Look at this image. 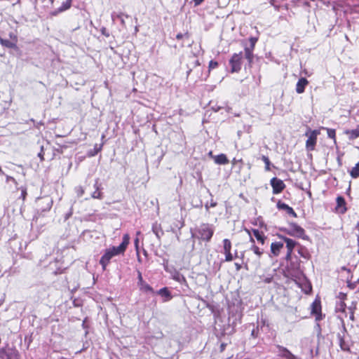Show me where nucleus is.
Returning a JSON list of instances; mask_svg holds the SVG:
<instances>
[{"instance_id": "obj_1", "label": "nucleus", "mask_w": 359, "mask_h": 359, "mask_svg": "<svg viewBox=\"0 0 359 359\" xmlns=\"http://www.w3.org/2000/svg\"><path fill=\"white\" fill-rule=\"evenodd\" d=\"M129 243V234L126 233L123 236L122 243L118 246H112L111 248L105 250L104 253L100 259V264L102 266L104 271L106 270L107 265L110 263L111 259L114 257L124 255Z\"/></svg>"}, {"instance_id": "obj_2", "label": "nucleus", "mask_w": 359, "mask_h": 359, "mask_svg": "<svg viewBox=\"0 0 359 359\" xmlns=\"http://www.w3.org/2000/svg\"><path fill=\"white\" fill-rule=\"evenodd\" d=\"M215 229L212 224L208 223L201 224L196 230L198 239L208 243L214 235Z\"/></svg>"}, {"instance_id": "obj_3", "label": "nucleus", "mask_w": 359, "mask_h": 359, "mask_svg": "<svg viewBox=\"0 0 359 359\" xmlns=\"http://www.w3.org/2000/svg\"><path fill=\"white\" fill-rule=\"evenodd\" d=\"M280 230L290 236L302 238L303 240L309 239V236L306 234L305 230L294 222L290 223L287 228H281Z\"/></svg>"}, {"instance_id": "obj_4", "label": "nucleus", "mask_w": 359, "mask_h": 359, "mask_svg": "<svg viewBox=\"0 0 359 359\" xmlns=\"http://www.w3.org/2000/svg\"><path fill=\"white\" fill-rule=\"evenodd\" d=\"M243 62V52L233 53L229 61L231 73H238L241 70Z\"/></svg>"}, {"instance_id": "obj_5", "label": "nucleus", "mask_w": 359, "mask_h": 359, "mask_svg": "<svg viewBox=\"0 0 359 359\" xmlns=\"http://www.w3.org/2000/svg\"><path fill=\"white\" fill-rule=\"evenodd\" d=\"M320 134V130H309L305 135L308 137L306 141V149L307 151H313L317 144L318 136Z\"/></svg>"}, {"instance_id": "obj_6", "label": "nucleus", "mask_w": 359, "mask_h": 359, "mask_svg": "<svg viewBox=\"0 0 359 359\" xmlns=\"http://www.w3.org/2000/svg\"><path fill=\"white\" fill-rule=\"evenodd\" d=\"M258 39L256 37H250V46H244V54L245 58L247 60L248 62V65L250 67H252L253 60H254V50L255 48L256 43L257 42Z\"/></svg>"}, {"instance_id": "obj_7", "label": "nucleus", "mask_w": 359, "mask_h": 359, "mask_svg": "<svg viewBox=\"0 0 359 359\" xmlns=\"http://www.w3.org/2000/svg\"><path fill=\"white\" fill-rule=\"evenodd\" d=\"M294 280L305 294H309L311 292V284L302 273L296 276V278Z\"/></svg>"}, {"instance_id": "obj_8", "label": "nucleus", "mask_w": 359, "mask_h": 359, "mask_svg": "<svg viewBox=\"0 0 359 359\" xmlns=\"http://www.w3.org/2000/svg\"><path fill=\"white\" fill-rule=\"evenodd\" d=\"M278 237L279 238H280L281 240H283L286 244L287 254L285 256V259L287 260L291 259L293 250H294V248L297 245H299V243L297 242H296L295 241L292 240V238H287L283 235L278 234Z\"/></svg>"}, {"instance_id": "obj_9", "label": "nucleus", "mask_w": 359, "mask_h": 359, "mask_svg": "<svg viewBox=\"0 0 359 359\" xmlns=\"http://www.w3.org/2000/svg\"><path fill=\"white\" fill-rule=\"evenodd\" d=\"M223 243V253L225 255L224 261L226 262H231L234 257H236L237 252H235V255L233 256L231 253L232 244L229 239L225 238L222 241Z\"/></svg>"}, {"instance_id": "obj_10", "label": "nucleus", "mask_w": 359, "mask_h": 359, "mask_svg": "<svg viewBox=\"0 0 359 359\" xmlns=\"http://www.w3.org/2000/svg\"><path fill=\"white\" fill-rule=\"evenodd\" d=\"M19 351L15 348H0L1 359H20Z\"/></svg>"}, {"instance_id": "obj_11", "label": "nucleus", "mask_w": 359, "mask_h": 359, "mask_svg": "<svg viewBox=\"0 0 359 359\" xmlns=\"http://www.w3.org/2000/svg\"><path fill=\"white\" fill-rule=\"evenodd\" d=\"M245 231L249 234L250 241L252 243H255V240L251 236V233H252L257 241L262 245H264L266 242V240L267 239V237L265 236L264 233L257 229H252L251 230L245 229Z\"/></svg>"}, {"instance_id": "obj_12", "label": "nucleus", "mask_w": 359, "mask_h": 359, "mask_svg": "<svg viewBox=\"0 0 359 359\" xmlns=\"http://www.w3.org/2000/svg\"><path fill=\"white\" fill-rule=\"evenodd\" d=\"M270 184L273 189V194H278L281 193L285 188V184L283 181L277 177H273L270 180Z\"/></svg>"}, {"instance_id": "obj_13", "label": "nucleus", "mask_w": 359, "mask_h": 359, "mask_svg": "<svg viewBox=\"0 0 359 359\" xmlns=\"http://www.w3.org/2000/svg\"><path fill=\"white\" fill-rule=\"evenodd\" d=\"M311 313L315 316L316 320L319 321L322 320V307L320 301L319 299H316L311 304Z\"/></svg>"}, {"instance_id": "obj_14", "label": "nucleus", "mask_w": 359, "mask_h": 359, "mask_svg": "<svg viewBox=\"0 0 359 359\" xmlns=\"http://www.w3.org/2000/svg\"><path fill=\"white\" fill-rule=\"evenodd\" d=\"M336 202V211L340 214L346 213V212L347 211V208L344 198L341 196H339L337 197Z\"/></svg>"}, {"instance_id": "obj_15", "label": "nucleus", "mask_w": 359, "mask_h": 359, "mask_svg": "<svg viewBox=\"0 0 359 359\" xmlns=\"http://www.w3.org/2000/svg\"><path fill=\"white\" fill-rule=\"evenodd\" d=\"M279 355L285 359H299L296 355L292 354L287 348L278 345Z\"/></svg>"}, {"instance_id": "obj_16", "label": "nucleus", "mask_w": 359, "mask_h": 359, "mask_svg": "<svg viewBox=\"0 0 359 359\" xmlns=\"http://www.w3.org/2000/svg\"><path fill=\"white\" fill-rule=\"evenodd\" d=\"M276 206L279 210H285L289 215H291L293 217H297V213L293 210V208L289 206L287 204L282 202L281 201H278Z\"/></svg>"}, {"instance_id": "obj_17", "label": "nucleus", "mask_w": 359, "mask_h": 359, "mask_svg": "<svg viewBox=\"0 0 359 359\" xmlns=\"http://www.w3.org/2000/svg\"><path fill=\"white\" fill-rule=\"evenodd\" d=\"M309 84V81L304 78H300L296 84V92L302 94L304 92L306 86Z\"/></svg>"}, {"instance_id": "obj_18", "label": "nucleus", "mask_w": 359, "mask_h": 359, "mask_svg": "<svg viewBox=\"0 0 359 359\" xmlns=\"http://www.w3.org/2000/svg\"><path fill=\"white\" fill-rule=\"evenodd\" d=\"M344 134L349 140H353L359 137V125L355 129H348L344 131Z\"/></svg>"}, {"instance_id": "obj_19", "label": "nucleus", "mask_w": 359, "mask_h": 359, "mask_svg": "<svg viewBox=\"0 0 359 359\" xmlns=\"http://www.w3.org/2000/svg\"><path fill=\"white\" fill-rule=\"evenodd\" d=\"M283 248V243L273 242L271 244V252L273 254V256H278Z\"/></svg>"}, {"instance_id": "obj_20", "label": "nucleus", "mask_w": 359, "mask_h": 359, "mask_svg": "<svg viewBox=\"0 0 359 359\" xmlns=\"http://www.w3.org/2000/svg\"><path fill=\"white\" fill-rule=\"evenodd\" d=\"M156 293L161 297H165V301L170 300L172 297L170 292L166 287L160 289Z\"/></svg>"}, {"instance_id": "obj_21", "label": "nucleus", "mask_w": 359, "mask_h": 359, "mask_svg": "<svg viewBox=\"0 0 359 359\" xmlns=\"http://www.w3.org/2000/svg\"><path fill=\"white\" fill-rule=\"evenodd\" d=\"M95 188V191L91 194V197L93 198L102 199V192L100 191V185L98 184V180L95 181L94 184Z\"/></svg>"}, {"instance_id": "obj_22", "label": "nucleus", "mask_w": 359, "mask_h": 359, "mask_svg": "<svg viewBox=\"0 0 359 359\" xmlns=\"http://www.w3.org/2000/svg\"><path fill=\"white\" fill-rule=\"evenodd\" d=\"M137 285L140 290L144 292H154L153 288L145 281L142 283H137Z\"/></svg>"}, {"instance_id": "obj_23", "label": "nucleus", "mask_w": 359, "mask_h": 359, "mask_svg": "<svg viewBox=\"0 0 359 359\" xmlns=\"http://www.w3.org/2000/svg\"><path fill=\"white\" fill-rule=\"evenodd\" d=\"M0 43L1 46H5L6 48H15L16 46V41H12L8 39H4L2 38H0Z\"/></svg>"}, {"instance_id": "obj_24", "label": "nucleus", "mask_w": 359, "mask_h": 359, "mask_svg": "<svg viewBox=\"0 0 359 359\" xmlns=\"http://www.w3.org/2000/svg\"><path fill=\"white\" fill-rule=\"evenodd\" d=\"M339 344L341 349L344 351H350V347L347 342L345 341L343 337L339 335Z\"/></svg>"}, {"instance_id": "obj_25", "label": "nucleus", "mask_w": 359, "mask_h": 359, "mask_svg": "<svg viewBox=\"0 0 359 359\" xmlns=\"http://www.w3.org/2000/svg\"><path fill=\"white\" fill-rule=\"evenodd\" d=\"M349 174L354 179L359 177V161L351 169Z\"/></svg>"}, {"instance_id": "obj_26", "label": "nucleus", "mask_w": 359, "mask_h": 359, "mask_svg": "<svg viewBox=\"0 0 359 359\" xmlns=\"http://www.w3.org/2000/svg\"><path fill=\"white\" fill-rule=\"evenodd\" d=\"M320 129L325 130L328 137L332 139L334 142L336 141V130L333 128H328L325 127H321Z\"/></svg>"}, {"instance_id": "obj_27", "label": "nucleus", "mask_w": 359, "mask_h": 359, "mask_svg": "<svg viewBox=\"0 0 359 359\" xmlns=\"http://www.w3.org/2000/svg\"><path fill=\"white\" fill-rule=\"evenodd\" d=\"M191 37V34L188 31H186L184 33H178L176 35V39L177 40H184V41H189Z\"/></svg>"}, {"instance_id": "obj_28", "label": "nucleus", "mask_w": 359, "mask_h": 359, "mask_svg": "<svg viewBox=\"0 0 359 359\" xmlns=\"http://www.w3.org/2000/svg\"><path fill=\"white\" fill-rule=\"evenodd\" d=\"M102 144H95L93 150L89 151V155L91 156H96L102 150Z\"/></svg>"}, {"instance_id": "obj_29", "label": "nucleus", "mask_w": 359, "mask_h": 359, "mask_svg": "<svg viewBox=\"0 0 359 359\" xmlns=\"http://www.w3.org/2000/svg\"><path fill=\"white\" fill-rule=\"evenodd\" d=\"M72 0H66L63 2L62 6L58 8L59 12H63L68 10L72 6Z\"/></svg>"}, {"instance_id": "obj_30", "label": "nucleus", "mask_w": 359, "mask_h": 359, "mask_svg": "<svg viewBox=\"0 0 359 359\" xmlns=\"http://www.w3.org/2000/svg\"><path fill=\"white\" fill-rule=\"evenodd\" d=\"M217 203L215 201H214L213 199H211L210 202H207L205 204V208L206 212L208 214H210V208L215 207V206H217Z\"/></svg>"}, {"instance_id": "obj_31", "label": "nucleus", "mask_w": 359, "mask_h": 359, "mask_svg": "<svg viewBox=\"0 0 359 359\" xmlns=\"http://www.w3.org/2000/svg\"><path fill=\"white\" fill-rule=\"evenodd\" d=\"M250 250L256 255H257L259 257H260L262 256V255L263 254V252L259 249V248L258 246H257L256 245H255V243H253V245H252V246L250 247Z\"/></svg>"}, {"instance_id": "obj_32", "label": "nucleus", "mask_w": 359, "mask_h": 359, "mask_svg": "<svg viewBox=\"0 0 359 359\" xmlns=\"http://www.w3.org/2000/svg\"><path fill=\"white\" fill-rule=\"evenodd\" d=\"M215 163L218 165H225L229 163V158H215Z\"/></svg>"}, {"instance_id": "obj_33", "label": "nucleus", "mask_w": 359, "mask_h": 359, "mask_svg": "<svg viewBox=\"0 0 359 359\" xmlns=\"http://www.w3.org/2000/svg\"><path fill=\"white\" fill-rule=\"evenodd\" d=\"M219 64L217 61L210 60L208 65L209 71L211 69H215L218 67Z\"/></svg>"}, {"instance_id": "obj_34", "label": "nucleus", "mask_w": 359, "mask_h": 359, "mask_svg": "<svg viewBox=\"0 0 359 359\" xmlns=\"http://www.w3.org/2000/svg\"><path fill=\"white\" fill-rule=\"evenodd\" d=\"M27 195V193L26 188H22L21 189V196H20V198H22V200L23 201H25Z\"/></svg>"}, {"instance_id": "obj_35", "label": "nucleus", "mask_w": 359, "mask_h": 359, "mask_svg": "<svg viewBox=\"0 0 359 359\" xmlns=\"http://www.w3.org/2000/svg\"><path fill=\"white\" fill-rule=\"evenodd\" d=\"M84 189L82 187H79L76 188V193L78 196H82L84 194Z\"/></svg>"}, {"instance_id": "obj_36", "label": "nucleus", "mask_w": 359, "mask_h": 359, "mask_svg": "<svg viewBox=\"0 0 359 359\" xmlns=\"http://www.w3.org/2000/svg\"><path fill=\"white\" fill-rule=\"evenodd\" d=\"M337 297L341 300V301H345L347 298V294L346 293H344V292H339Z\"/></svg>"}, {"instance_id": "obj_37", "label": "nucleus", "mask_w": 359, "mask_h": 359, "mask_svg": "<svg viewBox=\"0 0 359 359\" xmlns=\"http://www.w3.org/2000/svg\"><path fill=\"white\" fill-rule=\"evenodd\" d=\"M53 205V201L51 199L48 200L46 203V208L43 210H50Z\"/></svg>"}, {"instance_id": "obj_38", "label": "nucleus", "mask_w": 359, "mask_h": 359, "mask_svg": "<svg viewBox=\"0 0 359 359\" xmlns=\"http://www.w3.org/2000/svg\"><path fill=\"white\" fill-rule=\"evenodd\" d=\"M339 306H340V310H341L343 312L345 311L346 305L344 301L340 302Z\"/></svg>"}, {"instance_id": "obj_39", "label": "nucleus", "mask_w": 359, "mask_h": 359, "mask_svg": "<svg viewBox=\"0 0 359 359\" xmlns=\"http://www.w3.org/2000/svg\"><path fill=\"white\" fill-rule=\"evenodd\" d=\"M137 275H138L137 276V278H138V282L137 283L144 282V280H143L142 273L140 271H138Z\"/></svg>"}, {"instance_id": "obj_40", "label": "nucleus", "mask_w": 359, "mask_h": 359, "mask_svg": "<svg viewBox=\"0 0 359 359\" xmlns=\"http://www.w3.org/2000/svg\"><path fill=\"white\" fill-rule=\"evenodd\" d=\"M135 249L137 250V252H138L139 251V238H137L135 240Z\"/></svg>"}, {"instance_id": "obj_41", "label": "nucleus", "mask_w": 359, "mask_h": 359, "mask_svg": "<svg viewBox=\"0 0 359 359\" xmlns=\"http://www.w3.org/2000/svg\"><path fill=\"white\" fill-rule=\"evenodd\" d=\"M234 265H235L236 270L238 271L242 269L241 264H240L238 263H235Z\"/></svg>"}, {"instance_id": "obj_42", "label": "nucleus", "mask_w": 359, "mask_h": 359, "mask_svg": "<svg viewBox=\"0 0 359 359\" xmlns=\"http://www.w3.org/2000/svg\"><path fill=\"white\" fill-rule=\"evenodd\" d=\"M101 32H102V34L103 35H104L105 36L108 37L109 36V34L108 33H107V32H106V28H102Z\"/></svg>"}, {"instance_id": "obj_43", "label": "nucleus", "mask_w": 359, "mask_h": 359, "mask_svg": "<svg viewBox=\"0 0 359 359\" xmlns=\"http://www.w3.org/2000/svg\"><path fill=\"white\" fill-rule=\"evenodd\" d=\"M204 0H194L195 6L200 5Z\"/></svg>"}, {"instance_id": "obj_44", "label": "nucleus", "mask_w": 359, "mask_h": 359, "mask_svg": "<svg viewBox=\"0 0 359 359\" xmlns=\"http://www.w3.org/2000/svg\"><path fill=\"white\" fill-rule=\"evenodd\" d=\"M226 346V344L224 343L221 344V345H220V351L221 352L224 351Z\"/></svg>"}, {"instance_id": "obj_45", "label": "nucleus", "mask_w": 359, "mask_h": 359, "mask_svg": "<svg viewBox=\"0 0 359 359\" xmlns=\"http://www.w3.org/2000/svg\"><path fill=\"white\" fill-rule=\"evenodd\" d=\"M266 164V167H267V169H269V158H263Z\"/></svg>"}, {"instance_id": "obj_46", "label": "nucleus", "mask_w": 359, "mask_h": 359, "mask_svg": "<svg viewBox=\"0 0 359 359\" xmlns=\"http://www.w3.org/2000/svg\"><path fill=\"white\" fill-rule=\"evenodd\" d=\"M209 155H210L211 157H213V156H212V152H211V151L209 153ZM215 157L220 158V157H226V156H225V155H224V154H220V155L215 156Z\"/></svg>"}, {"instance_id": "obj_47", "label": "nucleus", "mask_w": 359, "mask_h": 359, "mask_svg": "<svg viewBox=\"0 0 359 359\" xmlns=\"http://www.w3.org/2000/svg\"><path fill=\"white\" fill-rule=\"evenodd\" d=\"M347 283H348V286L350 287L351 288H353L354 287V285L351 286V280H347Z\"/></svg>"}, {"instance_id": "obj_48", "label": "nucleus", "mask_w": 359, "mask_h": 359, "mask_svg": "<svg viewBox=\"0 0 359 359\" xmlns=\"http://www.w3.org/2000/svg\"><path fill=\"white\" fill-rule=\"evenodd\" d=\"M341 269H342L343 271H346L348 273H349L351 272V271H350L349 269H346L345 267H343Z\"/></svg>"}, {"instance_id": "obj_49", "label": "nucleus", "mask_w": 359, "mask_h": 359, "mask_svg": "<svg viewBox=\"0 0 359 359\" xmlns=\"http://www.w3.org/2000/svg\"><path fill=\"white\" fill-rule=\"evenodd\" d=\"M355 229L358 231L359 232V222L357 223L356 226H355Z\"/></svg>"}, {"instance_id": "obj_50", "label": "nucleus", "mask_w": 359, "mask_h": 359, "mask_svg": "<svg viewBox=\"0 0 359 359\" xmlns=\"http://www.w3.org/2000/svg\"><path fill=\"white\" fill-rule=\"evenodd\" d=\"M265 282H266V283H270V282H271V278H266V279L265 280Z\"/></svg>"}, {"instance_id": "obj_51", "label": "nucleus", "mask_w": 359, "mask_h": 359, "mask_svg": "<svg viewBox=\"0 0 359 359\" xmlns=\"http://www.w3.org/2000/svg\"><path fill=\"white\" fill-rule=\"evenodd\" d=\"M233 164H235L236 163V158H233V162H232Z\"/></svg>"}, {"instance_id": "obj_52", "label": "nucleus", "mask_w": 359, "mask_h": 359, "mask_svg": "<svg viewBox=\"0 0 359 359\" xmlns=\"http://www.w3.org/2000/svg\"><path fill=\"white\" fill-rule=\"evenodd\" d=\"M245 269H248V266L247 264H245Z\"/></svg>"}, {"instance_id": "obj_53", "label": "nucleus", "mask_w": 359, "mask_h": 359, "mask_svg": "<svg viewBox=\"0 0 359 359\" xmlns=\"http://www.w3.org/2000/svg\"><path fill=\"white\" fill-rule=\"evenodd\" d=\"M358 359H359V358H358Z\"/></svg>"}]
</instances>
